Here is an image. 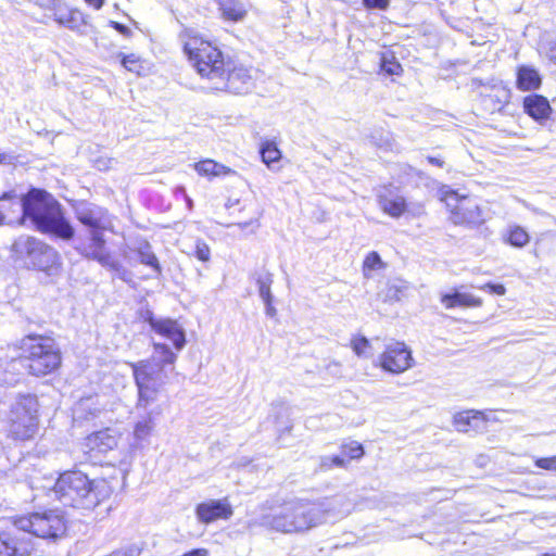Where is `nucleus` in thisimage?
<instances>
[{"label":"nucleus","instance_id":"6ab92c4d","mask_svg":"<svg viewBox=\"0 0 556 556\" xmlns=\"http://www.w3.org/2000/svg\"><path fill=\"white\" fill-rule=\"evenodd\" d=\"M485 421L483 413L478 410H466L454 416L455 428L460 432H468L470 429L477 430Z\"/></svg>","mask_w":556,"mask_h":556},{"label":"nucleus","instance_id":"49530a36","mask_svg":"<svg viewBox=\"0 0 556 556\" xmlns=\"http://www.w3.org/2000/svg\"><path fill=\"white\" fill-rule=\"evenodd\" d=\"M142 318L144 321L149 323V325L151 326V328L153 330L155 328V324H157L160 321V318H155L154 314L149 309H147L146 312L142 313Z\"/></svg>","mask_w":556,"mask_h":556},{"label":"nucleus","instance_id":"c85d7f7f","mask_svg":"<svg viewBox=\"0 0 556 556\" xmlns=\"http://www.w3.org/2000/svg\"><path fill=\"white\" fill-rule=\"evenodd\" d=\"M380 67L388 75L400 76L403 72L402 65L392 52H383L380 59Z\"/></svg>","mask_w":556,"mask_h":556},{"label":"nucleus","instance_id":"4468645a","mask_svg":"<svg viewBox=\"0 0 556 556\" xmlns=\"http://www.w3.org/2000/svg\"><path fill=\"white\" fill-rule=\"evenodd\" d=\"M77 219L90 230H104L111 225L108 211L99 205L80 202L75 206Z\"/></svg>","mask_w":556,"mask_h":556},{"label":"nucleus","instance_id":"864d4df0","mask_svg":"<svg viewBox=\"0 0 556 556\" xmlns=\"http://www.w3.org/2000/svg\"><path fill=\"white\" fill-rule=\"evenodd\" d=\"M428 162L434 166L442 167L444 162L439 157L428 156Z\"/></svg>","mask_w":556,"mask_h":556},{"label":"nucleus","instance_id":"473e14b6","mask_svg":"<svg viewBox=\"0 0 556 556\" xmlns=\"http://www.w3.org/2000/svg\"><path fill=\"white\" fill-rule=\"evenodd\" d=\"M262 161L270 167L275 162H278L281 157V152L278 150L276 144L270 141H266L261 147Z\"/></svg>","mask_w":556,"mask_h":556},{"label":"nucleus","instance_id":"0eeeda50","mask_svg":"<svg viewBox=\"0 0 556 556\" xmlns=\"http://www.w3.org/2000/svg\"><path fill=\"white\" fill-rule=\"evenodd\" d=\"M38 412L39 403L36 395L20 394L8 415V437L21 442L33 440L38 431Z\"/></svg>","mask_w":556,"mask_h":556},{"label":"nucleus","instance_id":"423d86ee","mask_svg":"<svg viewBox=\"0 0 556 556\" xmlns=\"http://www.w3.org/2000/svg\"><path fill=\"white\" fill-rule=\"evenodd\" d=\"M184 50L198 74L206 79L213 89L226 67L223 52L198 36L190 37L184 43Z\"/></svg>","mask_w":556,"mask_h":556},{"label":"nucleus","instance_id":"393cba45","mask_svg":"<svg viewBox=\"0 0 556 556\" xmlns=\"http://www.w3.org/2000/svg\"><path fill=\"white\" fill-rule=\"evenodd\" d=\"M194 169L198 172L201 176H222V175H229L232 172L229 167L219 164L213 160H204L195 163Z\"/></svg>","mask_w":556,"mask_h":556},{"label":"nucleus","instance_id":"de8ad7c7","mask_svg":"<svg viewBox=\"0 0 556 556\" xmlns=\"http://www.w3.org/2000/svg\"><path fill=\"white\" fill-rule=\"evenodd\" d=\"M181 556H210V553L206 548H197V549H192L188 553H185Z\"/></svg>","mask_w":556,"mask_h":556},{"label":"nucleus","instance_id":"2eb2a0df","mask_svg":"<svg viewBox=\"0 0 556 556\" xmlns=\"http://www.w3.org/2000/svg\"><path fill=\"white\" fill-rule=\"evenodd\" d=\"M53 18L59 25L79 35H87L88 27H91L89 16L78 9L58 8L54 10Z\"/></svg>","mask_w":556,"mask_h":556},{"label":"nucleus","instance_id":"9d476101","mask_svg":"<svg viewBox=\"0 0 556 556\" xmlns=\"http://www.w3.org/2000/svg\"><path fill=\"white\" fill-rule=\"evenodd\" d=\"M451 220L455 225H479L483 222L482 211L478 201L469 197H458L456 192L447 199Z\"/></svg>","mask_w":556,"mask_h":556},{"label":"nucleus","instance_id":"c756f323","mask_svg":"<svg viewBox=\"0 0 556 556\" xmlns=\"http://www.w3.org/2000/svg\"><path fill=\"white\" fill-rule=\"evenodd\" d=\"M386 263L381 260L380 255L372 251L367 254L363 262V275L365 278H370L372 271L383 269Z\"/></svg>","mask_w":556,"mask_h":556},{"label":"nucleus","instance_id":"09e8293b","mask_svg":"<svg viewBox=\"0 0 556 556\" xmlns=\"http://www.w3.org/2000/svg\"><path fill=\"white\" fill-rule=\"evenodd\" d=\"M90 252L88 253V256L99 261V256L103 255L105 250L104 249H97V248H89Z\"/></svg>","mask_w":556,"mask_h":556},{"label":"nucleus","instance_id":"5701e85b","mask_svg":"<svg viewBox=\"0 0 556 556\" xmlns=\"http://www.w3.org/2000/svg\"><path fill=\"white\" fill-rule=\"evenodd\" d=\"M541 85V77L539 72L531 67L522 65L518 68L517 86L521 90H534Z\"/></svg>","mask_w":556,"mask_h":556},{"label":"nucleus","instance_id":"603ef678","mask_svg":"<svg viewBox=\"0 0 556 556\" xmlns=\"http://www.w3.org/2000/svg\"><path fill=\"white\" fill-rule=\"evenodd\" d=\"M85 1L89 5L93 7L96 10H100L103 7L105 0H85Z\"/></svg>","mask_w":556,"mask_h":556},{"label":"nucleus","instance_id":"f3484780","mask_svg":"<svg viewBox=\"0 0 556 556\" xmlns=\"http://www.w3.org/2000/svg\"><path fill=\"white\" fill-rule=\"evenodd\" d=\"M154 331L173 342L177 351H181L186 344V337L182 327L174 319L160 318L155 324Z\"/></svg>","mask_w":556,"mask_h":556},{"label":"nucleus","instance_id":"9b49d317","mask_svg":"<svg viewBox=\"0 0 556 556\" xmlns=\"http://www.w3.org/2000/svg\"><path fill=\"white\" fill-rule=\"evenodd\" d=\"M412 352L404 342H393L387 345L379 356L377 365L392 374H401L413 366Z\"/></svg>","mask_w":556,"mask_h":556},{"label":"nucleus","instance_id":"c9c22d12","mask_svg":"<svg viewBox=\"0 0 556 556\" xmlns=\"http://www.w3.org/2000/svg\"><path fill=\"white\" fill-rule=\"evenodd\" d=\"M351 346L355 354L359 357L367 356V350L370 349V343L367 338L358 337L351 340Z\"/></svg>","mask_w":556,"mask_h":556},{"label":"nucleus","instance_id":"4be33fe9","mask_svg":"<svg viewBox=\"0 0 556 556\" xmlns=\"http://www.w3.org/2000/svg\"><path fill=\"white\" fill-rule=\"evenodd\" d=\"M379 205L386 214L394 218L402 216L407 208V202L401 195H380Z\"/></svg>","mask_w":556,"mask_h":556},{"label":"nucleus","instance_id":"1a4fd4ad","mask_svg":"<svg viewBox=\"0 0 556 556\" xmlns=\"http://www.w3.org/2000/svg\"><path fill=\"white\" fill-rule=\"evenodd\" d=\"M131 367L138 388L137 407L147 408L156 400L160 390L167 382V374L162 366L152 364L150 361H140Z\"/></svg>","mask_w":556,"mask_h":556},{"label":"nucleus","instance_id":"a19ab883","mask_svg":"<svg viewBox=\"0 0 556 556\" xmlns=\"http://www.w3.org/2000/svg\"><path fill=\"white\" fill-rule=\"evenodd\" d=\"M535 465L542 469L556 470V456L539 458Z\"/></svg>","mask_w":556,"mask_h":556},{"label":"nucleus","instance_id":"dca6fc26","mask_svg":"<svg viewBox=\"0 0 556 556\" xmlns=\"http://www.w3.org/2000/svg\"><path fill=\"white\" fill-rule=\"evenodd\" d=\"M195 514L201 522L211 523L217 519H229L233 510L227 498L210 500L199 504Z\"/></svg>","mask_w":556,"mask_h":556},{"label":"nucleus","instance_id":"f257e3e1","mask_svg":"<svg viewBox=\"0 0 556 556\" xmlns=\"http://www.w3.org/2000/svg\"><path fill=\"white\" fill-rule=\"evenodd\" d=\"M346 513L349 504L344 496L318 501L294 498L264 516L262 525L283 534H303Z\"/></svg>","mask_w":556,"mask_h":556},{"label":"nucleus","instance_id":"7c9ffc66","mask_svg":"<svg viewBox=\"0 0 556 556\" xmlns=\"http://www.w3.org/2000/svg\"><path fill=\"white\" fill-rule=\"evenodd\" d=\"M348 460L343 456H320L318 457V465L315 469L316 472H326L334 467L345 468Z\"/></svg>","mask_w":556,"mask_h":556},{"label":"nucleus","instance_id":"4c0bfd02","mask_svg":"<svg viewBox=\"0 0 556 556\" xmlns=\"http://www.w3.org/2000/svg\"><path fill=\"white\" fill-rule=\"evenodd\" d=\"M122 65L130 72H139L141 67L139 64V58L135 54L123 55Z\"/></svg>","mask_w":556,"mask_h":556},{"label":"nucleus","instance_id":"a878e982","mask_svg":"<svg viewBox=\"0 0 556 556\" xmlns=\"http://www.w3.org/2000/svg\"><path fill=\"white\" fill-rule=\"evenodd\" d=\"M103 267L116 273L117 277L125 282L131 281V273L126 269L117 260L111 256L106 251L99 256L98 261Z\"/></svg>","mask_w":556,"mask_h":556},{"label":"nucleus","instance_id":"ea45409f","mask_svg":"<svg viewBox=\"0 0 556 556\" xmlns=\"http://www.w3.org/2000/svg\"><path fill=\"white\" fill-rule=\"evenodd\" d=\"M113 163H114V160L109 156H105V155H101V156L94 159V161H93L94 167L98 168L99 170L110 169L112 167Z\"/></svg>","mask_w":556,"mask_h":556},{"label":"nucleus","instance_id":"2f4dec72","mask_svg":"<svg viewBox=\"0 0 556 556\" xmlns=\"http://www.w3.org/2000/svg\"><path fill=\"white\" fill-rule=\"evenodd\" d=\"M154 428V418L152 413H148L142 419L138 420L134 428V435L137 440L147 439Z\"/></svg>","mask_w":556,"mask_h":556},{"label":"nucleus","instance_id":"6e6552de","mask_svg":"<svg viewBox=\"0 0 556 556\" xmlns=\"http://www.w3.org/2000/svg\"><path fill=\"white\" fill-rule=\"evenodd\" d=\"M12 251L17 260L24 262L27 268L51 273L59 265L58 252L30 236H21L12 244Z\"/></svg>","mask_w":556,"mask_h":556},{"label":"nucleus","instance_id":"39448f33","mask_svg":"<svg viewBox=\"0 0 556 556\" xmlns=\"http://www.w3.org/2000/svg\"><path fill=\"white\" fill-rule=\"evenodd\" d=\"M23 355L20 362L30 375L46 376L61 365V352L55 341L49 337L28 336L22 340Z\"/></svg>","mask_w":556,"mask_h":556},{"label":"nucleus","instance_id":"6e6d98bb","mask_svg":"<svg viewBox=\"0 0 556 556\" xmlns=\"http://www.w3.org/2000/svg\"><path fill=\"white\" fill-rule=\"evenodd\" d=\"M4 220V215L2 214V212H0V225L3 223Z\"/></svg>","mask_w":556,"mask_h":556},{"label":"nucleus","instance_id":"e433bc0d","mask_svg":"<svg viewBox=\"0 0 556 556\" xmlns=\"http://www.w3.org/2000/svg\"><path fill=\"white\" fill-rule=\"evenodd\" d=\"M397 169L400 170L399 179L401 184H408L410 177L419 176L420 174L418 170L407 164L397 165Z\"/></svg>","mask_w":556,"mask_h":556},{"label":"nucleus","instance_id":"aec40b11","mask_svg":"<svg viewBox=\"0 0 556 556\" xmlns=\"http://www.w3.org/2000/svg\"><path fill=\"white\" fill-rule=\"evenodd\" d=\"M523 106L525 111L535 119L546 118L551 111L548 101L538 94L526 97Z\"/></svg>","mask_w":556,"mask_h":556},{"label":"nucleus","instance_id":"72a5a7b5","mask_svg":"<svg viewBox=\"0 0 556 556\" xmlns=\"http://www.w3.org/2000/svg\"><path fill=\"white\" fill-rule=\"evenodd\" d=\"M273 283V275L266 273L264 275H258L256 279V285L258 287V293L261 299L264 302L273 301V295L270 292V286Z\"/></svg>","mask_w":556,"mask_h":556},{"label":"nucleus","instance_id":"5fc2aeb1","mask_svg":"<svg viewBox=\"0 0 556 556\" xmlns=\"http://www.w3.org/2000/svg\"><path fill=\"white\" fill-rule=\"evenodd\" d=\"M492 287H493V283L488 282V283H485V285H483V286L479 287V289L491 292Z\"/></svg>","mask_w":556,"mask_h":556},{"label":"nucleus","instance_id":"8fccbe9b","mask_svg":"<svg viewBox=\"0 0 556 556\" xmlns=\"http://www.w3.org/2000/svg\"><path fill=\"white\" fill-rule=\"evenodd\" d=\"M273 301L264 302L266 305V315L269 317H274L277 314L276 308L271 305Z\"/></svg>","mask_w":556,"mask_h":556},{"label":"nucleus","instance_id":"13d9d810","mask_svg":"<svg viewBox=\"0 0 556 556\" xmlns=\"http://www.w3.org/2000/svg\"><path fill=\"white\" fill-rule=\"evenodd\" d=\"M187 203H188V206L191 207L192 206V200L191 199H187Z\"/></svg>","mask_w":556,"mask_h":556},{"label":"nucleus","instance_id":"37998d69","mask_svg":"<svg viewBox=\"0 0 556 556\" xmlns=\"http://www.w3.org/2000/svg\"><path fill=\"white\" fill-rule=\"evenodd\" d=\"M405 213H408L415 217L420 216L425 213V206L422 203H407Z\"/></svg>","mask_w":556,"mask_h":556},{"label":"nucleus","instance_id":"7ed1b4c3","mask_svg":"<svg viewBox=\"0 0 556 556\" xmlns=\"http://www.w3.org/2000/svg\"><path fill=\"white\" fill-rule=\"evenodd\" d=\"M53 492L66 506L91 510L112 495L113 486L104 478L89 479L81 471H66L56 480Z\"/></svg>","mask_w":556,"mask_h":556},{"label":"nucleus","instance_id":"a211bd4d","mask_svg":"<svg viewBox=\"0 0 556 556\" xmlns=\"http://www.w3.org/2000/svg\"><path fill=\"white\" fill-rule=\"evenodd\" d=\"M87 452L106 453L117 446V437L110 429L89 434L84 443Z\"/></svg>","mask_w":556,"mask_h":556},{"label":"nucleus","instance_id":"3c124183","mask_svg":"<svg viewBox=\"0 0 556 556\" xmlns=\"http://www.w3.org/2000/svg\"><path fill=\"white\" fill-rule=\"evenodd\" d=\"M505 292H506V289H505V287L503 285H494L493 283L491 293H495V294H498V295H504Z\"/></svg>","mask_w":556,"mask_h":556},{"label":"nucleus","instance_id":"20e7f679","mask_svg":"<svg viewBox=\"0 0 556 556\" xmlns=\"http://www.w3.org/2000/svg\"><path fill=\"white\" fill-rule=\"evenodd\" d=\"M23 218L29 219L41 232L54 233L62 239H71L74 229L64 218L60 203L47 191L33 189L21 200Z\"/></svg>","mask_w":556,"mask_h":556},{"label":"nucleus","instance_id":"f03ea898","mask_svg":"<svg viewBox=\"0 0 556 556\" xmlns=\"http://www.w3.org/2000/svg\"><path fill=\"white\" fill-rule=\"evenodd\" d=\"M65 530L64 518L56 510L15 517L13 528L0 534V556H30L35 538L55 539Z\"/></svg>","mask_w":556,"mask_h":556},{"label":"nucleus","instance_id":"cd10ccee","mask_svg":"<svg viewBox=\"0 0 556 556\" xmlns=\"http://www.w3.org/2000/svg\"><path fill=\"white\" fill-rule=\"evenodd\" d=\"M505 241L513 247L523 248L529 243L530 236L522 227L516 225L509 227Z\"/></svg>","mask_w":556,"mask_h":556},{"label":"nucleus","instance_id":"412c9836","mask_svg":"<svg viewBox=\"0 0 556 556\" xmlns=\"http://www.w3.org/2000/svg\"><path fill=\"white\" fill-rule=\"evenodd\" d=\"M442 304L446 308H453L456 306L463 307H479L482 305V300L476 298L470 293L455 292L453 294H444L441 298Z\"/></svg>","mask_w":556,"mask_h":556},{"label":"nucleus","instance_id":"c03bdc74","mask_svg":"<svg viewBox=\"0 0 556 556\" xmlns=\"http://www.w3.org/2000/svg\"><path fill=\"white\" fill-rule=\"evenodd\" d=\"M364 3L367 8L370 9L384 10L389 4V0H364Z\"/></svg>","mask_w":556,"mask_h":556},{"label":"nucleus","instance_id":"ddd939ff","mask_svg":"<svg viewBox=\"0 0 556 556\" xmlns=\"http://www.w3.org/2000/svg\"><path fill=\"white\" fill-rule=\"evenodd\" d=\"M122 256L130 265L140 263L151 267L157 275L162 273L160 262L147 240L137 241L132 245L126 244L122 249Z\"/></svg>","mask_w":556,"mask_h":556},{"label":"nucleus","instance_id":"4d7b16f0","mask_svg":"<svg viewBox=\"0 0 556 556\" xmlns=\"http://www.w3.org/2000/svg\"><path fill=\"white\" fill-rule=\"evenodd\" d=\"M249 225H250V223H244V224H239L238 226L241 227V228H245Z\"/></svg>","mask_w":556,"mask_h":556},{"label":"nucleus","instance_id":"b1692460","mask_svg":"<svg viewBox=\"0 0 556 556\" xmlns=\"http://www.w3.org/2000/svg\"><path fill=\"white\" fill-rule=\"evenodd\" d=\"M177 359V355L164 343H153V353L149 359L152 364L163 367L165 370L166 365H173Z\"/></svg>","mask_w":556,"mask_h":556},{"label":"nucleus","instance_id":"a18cd8bd","mask_svg":"<svg viewBox=\"0 0 556 556\" xmlns=\"http://www.w3.org/2000/svg\"><path fill=\"white\" fill-rule=\"evenodd\" d=\"M110 25H111V26H112L116 31H118L121 35H123L124 37H130V36H131V34H132V33H131V30H130L127 26H125V25H123V24H121V23H118V22L111 21V22H110Z\"/></svg>","mask_w":556,"mask_h":556},{"label":"nucleus","instance_id":"f704fd0d","mask_svg":"<svg viewBox=\"0 0 556 556\" xmlns=\"http://www.w3.org/2000/svg\"><path fill=\"white\" fill-rule=\"evenodd\" d=\"M364 455L363 445L356 441H352L341 445V452L339 456H343L344 459H359Z\"/></svg>","mask_w":556,"mask_h":556},{"label":"nucleus","instance_id":"f8f14e48","mask_svg":"<svg viewBox=\"0 0 556 556\" xmlns=\"http://www.w3.org/2000/svg\"><path fill=\"white\" fill-rule=\"evenodd\" d=\"M251 86L252 76L248 68L242 66L230 68L226 66L224 75H220V79L218 78L213 89L242 93L247 92Z\"/></svg>","mask_w":556,"mask_h":556},{"label":"nucleus","instance_id":"58836bf2","mask_svg":"<svg viewBox=\"0 0 556 556\" xmlns=\"http://www.w3.org/2000/svg\"><path fill=\"white\" fill-rule=\"evenodd\" d=\"M195 256L202 262H207L211 256V250L208 245L203 241H198L195 244Z\"/></svg>","mask_w":556,"mask_h":556},{"label":"nucleus","instance_id":"bb28decb","mask_svg":"<svg viewBox=\"0 0 556 556\" xmlns=\"http://www.w3.org/2000/svg\"><path fill=\"white\" fill-rule=\"evenodd\" d=\"M219 5L224 17L228 20L240 21L245 15L243 5L236 0H220Z\"/></svg>","mask_w":556,"mask_h":556},{"label":"nucleus","instance_id":"79ce46f5","mask_svg":"<svg viewBox=\"0 0 556 556\" xmlns=\"http://www.w3.org/2000/svg\"><path fill=\"white\" fill-rule=\"evenodd\" d=\"M102 230H90L91 233V244L89 248L104 249V239L101 235Z\"/></svg>","mask_w":556,"mask_h":556}]
</instances>
